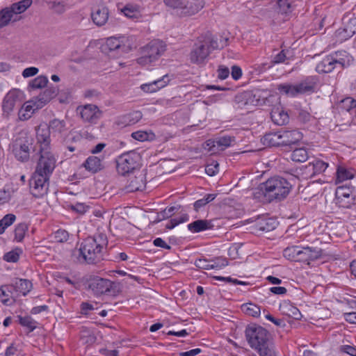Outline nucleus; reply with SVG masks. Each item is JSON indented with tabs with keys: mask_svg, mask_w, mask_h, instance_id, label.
I'll return each mask as SVG.
<instances>
[{
	"mask_svg": "<svg viewBox=\"0 0 356 356\" xmlns=\"http://www.w3.org/2000/svg\"><path fill=\"white\" fill-rule=\"evenodd\" d=\"M106 245L107 240L103 234L88 237L79 248L72 251V256L80 264H95L103 259V251Z\"/></svg>",
	"mask_w": 356,
	"mask_h": 356,
	"instance_id": "f257e3e1",
	"label": "nucleus"
},
{
	"mask_svg": "<svg viewBox=\"0 0 356 356\" xmlns=\"http://www.w3.org/2000/svg\"><path fill=\"white\" fill-rule=\"evenodd\" d=\"M245 335L250 346L259 356H276L270 334L266 328L257 324H251L246 327Z\"/></svg>",
	"mask_w": 356,
	"mask_h": 356,
	"instance_id": "f03ea898",
	"label": "nucleus"
},
{
	"mask_svg": "<svg viewBox=\"0 0 356 356\" xmlns=\"http://www.w3.org/2000/svg\"><path fill=\"white\" fill-rule=\"evenodd\" d=\"M291 189V184L285 178L279 176L268 179L259 187V193L268 202L282 200L286 197Z\"/></svg>",
	"mask_w": 356,
	"mask_h": 356,
	"instance_id": "7ed1b4c3",
	"label": "nucleus"
},
{
	"mask_svg": "<svg viewBox=\"0 0 356 356\" xmlns=\"http://www.w3.org/2000/svg\"><path fill=\"white\" fill-rule=\"evenodd\" d=\"M318 76H309L296 84L289 83L280 84L277 89L282 94L294 97L299 95L314 92L318 86Z\"/></svg>",
	"mask_w": 356,
	"mask_h": 356,
	"instance_id": "20e7f679",
	"label": "nucleus"
},
{
	"mask_svg": "<svg viewBox=\"0 0 356 356\" xmlns=\"http://www.w3.org/2000/svg\"><path fill=\"white\" fill-rule=\"evenodd\" d=\"M166 50L165 44L160 40H154L141 49L142 56L137 63L143 66L147 65L156 60Z\"/></svg>",
	"mask_w": 356,
	"mask_h": 356,
	"instance_id": "39448f33",
	"label": "nucleus"
},
{
	"mask_svg": "<svg viewBox=\"0 0 356 356\" xmlns=\"http://www.w3.org/2000/svg\"><path fill=\"white\" fill-rule=\"evenodd\" d=\"M141 156L136 151L125 152L116 159V168L119 174L126 175L138 169L140 165Z\"/></svg>",
	"mask_w": 356,
	"mask_h": 356,
	"instance_id": "423d86ee",
	"label": "nucleus"
},
{
	"mask_svg": "<svg viewBox=\"0 0 356 356\" xmlns=\"http://www.w3.org/2000/svg\"><path fill=\"white\" fill-rule=\"evenodd\" d=\"M40 159L35 171L45 177H50L56 168V160L50 149H40Z\"/></svg>",
	"mask_w": 356,
	"mask_h": 356,
	"instance_id": "0eeeda50",
	"label": "nucleus"
},
{
	"mask_svg": "<svg viewBox=\"0 0 356 356\" xmlns=\"http://www.w3.org/2000/svg\"><path fill=\"white\" fill-rule=\"evenodd\" d=\"M49 177L34 172L30 181L31 193L37 198L42 197L47 193Z\"/></svg>",
	"mask_w": 356,
	"mask_h": 356,
	"instance_id": "6e6552de",
	"label": "nucleus"
},
{
	"mask_svg": "<svg viewBox=\"0 0 356 356\" xmlns=\"http://www.w3.org/2000/svg\"><path fill=\"white\" fill-rule=\"evenodd\" d=\"M356 33V17L351 13H346L342 18V27L338 29L335 35L340 41H344Z\"/></svg>",
	"mask_w": 356,
	"mask_h": 356,
	"instance_id": "1a4fd4ad",
	"label": "nucleus"
},
{
	"mask_svg": "<svg viewBox=\"0 0 356 356\" xmlns=\"http://www.w3.org/2000/svg\"><path fill=\"white\" fill-rule=\"evenodd\" d=\"M22 92L19 90H11L4 97L2 102V110L9 115L15 107L20 106L22 103Z\"/></svg>",
	"mask_w": 356,
	"mask_h": 356,
	"instance_id": "9d476101",
	"label": "nucleus"
},
{
	"mask_svg": "<svg viewBox=\"0 0 356 356\" xmlns=\"http://www.w3.org/2000/svg\"><path fill=\"white\" fill-rule=\"evenodd\" d=\"M125 38L111 37L107 38L105 44L103 46V51L111 56L112 53L116 52L120 56L129 50V47L124 44Z\"/></svg>",
	"mask_w": 356,
	"mask_h": 356,
	"instance_id": "9b49d317",
	"label": "nucleus"
},
{
	"mask_svg": "<svg viewBox=\"0 0 356 356\" xmlns=\"http://www.w3.org/2000/svg\"><path fill=\"white\" fill-rule=\"evenodd\" d=\"M210 54L211 50L207 42L195 43L190 53V60L192 63L202 65Z\"/></svg>",
	"mask_w": 356,
	"mask_h": 356,
	"instance_id": "f8f14e48",
	"label": "nucleus"
},
{
	"mask_svg": "<svg viewBox=\"0 0 356 356\" xmlns=\"http://www.w3.org/2000/svg\"><path fill=\"white\" fill-rule=\"evenodd\" d=\"M113 283L109 280L99 277H94L88 281V288L95 296H99L110 292Z\"/></svg>",
	"mask_w": 356,
	"mask_h": 356,
	"instance_id": "ddd939ff",
	"label": "nucleus"
},
{
	"mask_svg": "<svg viewBox=\"0 0 356 356\" xmlns=\"http://www.w3.org/2000/svg\"><path fill=\"white\" fill-rule=\"evenodd\" d=\"M82 120L90 124H96L102 117V111L94 104H86L77 108Z\"/></svg>",
	"mask_w": 356,
	"mask_h": 356,
	"instance_id": "4468645a",
	"label": "nucleus"
},
{
	"mask_svg": "<svg viewBox=\"0 0 356 356\" xmlns=\"http://www.w3.org/2000/svg\"><path fill=\"white\" fill-rule=\"evenodd\" d=\"M12 152L18 161H27L30 156L29 143L28 141L16 140L12 145Z\"/></svg>",
	"mask_w": 356,
	"mask_h": 356,
	"instance_id": "2eb2a0df",
	"label": "nucleus"
},
{
	"mask_svg": "<svg viewBox=\"0 0 356 356\" xmlns=\"http://www.w3.org/2000/svg\"><path fill=\"white\" fill-rule=\"evenodd\" d=\"M322 252V250L318 248H312L309 246L300 247L298 261L309 264L310 261L321 258Z\"/></svg>",
	"mask_w": 356,
	"mask_h": 356,
	"instance_id": "dca6fc26",
	"label": "nucleus"
},
{
	"mask_svg": "<svg viewBox=\"0 0 356 356\" xmlns=\"http://www.w3.org/2000/svg\"><path fill=\"white\" fill-rule=\"evenodd\" d=\"M204 6V0H184L179 14L182 16H191L197 13Z\"/></svg>",
	"mask_w": 356,
	"mask_h": 356,
	"instance_id": "f3484780",
	"label": "nucleus"
},
{
	"mask_svg": "<svg viewBox=\"0 0 356 356\" xmlns=\"http://www.w3.org/2000/svg\"><path fill=\"white\" fill-rule=\"evenodd\" d=\"M109 17V10L105 6H99L91 13V18L95 24L97 26H102L106 24Z\"/></svg>",
	"mask_w": 356,
	"mask_h": 356,
	"instance_id": "a211bd4d",
	"label": "nucleus"
},
{
	"mask_svg": "<svg viewBox=\"0 0 356 356\" xmlns=\"http://www.w3.org/2000/svg\"><path fill=\"white\" fill-rule=\"evenodd\" d=\"M50 133L48 126L40 124L36 129V138L40 149H50Z\"/></svg>",
	"mask_w": 356,
	"mask_h": 356,
	"instance_id": "6ab92c4d",
	"label": "nucleus"
},
{
	"mask_svg": "<svg viewBox=\"0 0 356 356\" xmlns=\"http://www.w3.org/2000/svg\"><path fill=\"white\" fill-rule=\"evenodd\" d=\"M170 78L168 74L163 76L161 79L152 82L144 83L140 86V89L145 92H155L165 87L170 82Z\"/></svg>",
	"mask_w": 356,
	"mask_h": 356,
	"instance_id": "aec40b11",
	"label": "nucleus"
},
{
	"mask_svg": "<svg viewBox=\"0 0 356 356\" xmlns=\"http://www.w3.org/2000/svg\"><path fill=\"white\" fill-rule=\"evenodd\" d=\"M302 138V133L296 129L281 131L282 146H290L291 145H294L299 142Z\"/></svg>",
	"mask_w": 356,
	"mask_h": 356,
	"instance_id": "412c9836",
	"label": "nucleus"
},
{
	"mask_svg": "<svg viewBox=\"0 0 356 356\" xmlns=\"http://www.w3.org/2000/svg\"><path fill=\"white\" fill-rule=\"evenodd\" d=\"M145 175L143 172H140L137 175L131 178L128 184L125 186V190L127 193L143 191L145 188Z\"/></svg>",
	"mask_w": 356,
	"mask_h": 356,
	"instance_id": "4be33fe9",
	"label": "nucleus"
},
{
	"mask_svg": "<svg viewBox=\"0 0 356 356\" xmlns=\"http://www.w3.org/2000/svg\"><path fill=\"white\" fill-rule=\"evenodd\" d=\"M277 222L276 220L267 217H261L257 219L254 225L255 232H270L276 228Z\"/></svg>",
	"mask_w": 356,
	"mask_h": 356,
	"instance_id": "5701e85b",
	"label": "nucleus"
},
{
	"mask_svg": "<svg viewBox=\"0 0 356 356\" xmlns=\"http://www.w3.org/2000/svg\"><path fill=\"white\" fill-rule=\"evenodd\" d=\"M10 285L16 293L24 296H26L33 288V284L30 280L22 278H15Z\"/></svg>",
	"mask_w": 356,
	"mask_h": 356,
	"instance_id": "b1692460",
	"label": "nucleus"
},
{
	"mask_svg": "<svg viewBox=\"0 0 356 356\" xmlns=\"http://www.w3.org/2000/svg\"><path fill=\"white\" fill-rule=\"evenodd\" d=\"M58 93V89L55 86H49L36 97V108L43 107Z\"/></svg>",
	"mask_w": 356,
	"mask_h": 356,
	"instance_id": "393cba45",
	"label": "nucleus"
},
{
	"mask_svg": "<svg viewBox=\"0 0 356 356\" xmlns=\"http://www.w3.org/2000/svg\"><path fill=\"white\" fill-rule=\"evenodd\" d=\"M337 66L334 62V58L331 55L327 56L323 58L316 66V70L318 73H330Z\"/></svg>",
	"mask_w": 356,
	"mask_h": 356,
	"instance_id": "a878e982",
	"label": "nucleus"
},
{
	"mask_svg": "<svg viewBox=\"0 0 356 356\" xmlns=\"http://www.w3.org/2000/svg\"><path fill=\"white\" fill-rule=\"evenodd\" d=\"M188 229L192 233H198L200 232L211 229L213 225L211 221L207 220H197L187 225Z\"/></svg>",
	"mask_w": 356,
	"mask_h": 356,
	"instance_id": "bb28decb",
	"label": "nucleus"
},
{
	"mask_svg": "<svg viewBox=\"0 0 356 356\" xmlns=\"http://www.w3.org/2000/svg\"><path fill=\"white\" fill-rule=\"evenodd\" d=\"M280 310L283 314L296 320L300 319L302 317V314L299 309L288 301H283L280 304Z\"/></svg>",
	"mask_w": 356,
	"mask_h": 356,
	"instance_id": "cd10ccee",
	"label": "nucleus"
},
{
	"mask_svg": "<svg viewBox=\"0 0 356 356\" xmlns=\"http://www.w3.org/2000/svg\"><path fill=\"white\" fill-rule=\"evenodd\" d=\"M337 67L342 69L348 66L352 60V57L346 51H336L332 54Z\"/></svg>",
	"mask_w": 356,
	"mask_h": 356,
	"instance_id": "c85d7f7f",
	"label": "nucleus"
},
{
	"mask_svg": "<svg viewBox=\"0 0 356 356\" xmlns=\"http://www.w3.org/2000/svg\"><path fill=\"white\" fill-rule=\"evenodd\" d=\"M36 108V99L35 101H29L26 102L19 111V118L21 120H26L31 117Z\"/></svg>",
	"mask_w": 356,
	"mask_h": 356,
	"instance_id": "c756f323",
	"label": "nucleus"
},
{
	"mask_svg": "<svg viewBox=\"0 0 356 356\" xmlns=\"http://www.w3.org/2000/svg\"><path fill=\"white\" fill-rule=\"evenodd\" d=\"M272 121L277 125L282 126L289 122V117L286 112L282 108H273L270 113Z\"/></svg>",
	"mask_w": 356,
	"mask_h": 356,
	"instance_id": "7c9ffc66",
	"label": "nucleus"
},
{
	"mask_svg": "<svg viewBox=\"0 0 356 356\" xmlns=\"http://www.w3.org/2000/svg\"><path fill=\"white\" fill-rule=\"evenodd\" d=\"M261 142L268 146H282L281 131L266 134Z\"/></svg>",
	"mask_w": 356,
	"mask_h": 356,
	"instance_id": "2f4dec72",
	"label": "nucleus"
},
{
	"mask_svg": "<svg viewBox=\"0 0 356 356\" xmlns=\"http://www.w3.org/2000/svg\"><path fill=\"white\" fill-rule=\"evenodd\" d=\"M83 166L92 173H96L102 169V161L95 156H89L83 163Z\"/></svg>",
	"mask_w": 356,
	"mask_h": 356,
	"instance_id": "473e14b6",
	"label": "nucleus"
},
{
	"mask_svg": "<svg viewBox=\"0 0 356 356\" xmlns=\"http://www.w3.org/2000/svg\"><path fill=\"white\" fill-rule=\"evenodd\" d=\"M328 166V164L323 161L317 160L313 163H309L305 168L308 172H311V177L324 172Z\"/></svg>",
	"mask_w": 356,
	"mask_h": 356,
	"instance_id": "72a5a7b5",
	"label": "nucleus"
},
{
	"mask_svg": "<svg viewBox=\"0 0 356 356\" xmlns=\"http://www.w3.org/2000/svg\"><path fill=\"white\" fill-rule=\"evenodd\" d=\"M337 181L342 182L351 179L355 176V172L353 169H347L343 166H339L337 170Z\"/></svg>",
	"mask_w": 356,
	"mask_h": 356,
	"instance_id": "f704fd0d",
	"label": "nucleus"
},
{
	"mask_svg": "<svg viewBox=\"0 0 356 356\" xmlns=\"http://www.w3.org/2000/svg\"><path fill=\"white\" fill-rule=\"evenodd\" d=\"M12 289L10 285H4L0 288V301L6 305H10L14 301L12 298Z\"/></svg>",
	"mask_w": 356,
	"mask_h": 356,
	"instance_id": "c9c22d12",
	"label": "nucleus"
},
{
	"mask_svg": "<svg viewBox=\"0 0 356 356\" xmlns=\"http://www.w3.org/2000/svg\"><path fill=\"white\" fill-rule=\"evenodd\" d=\"M32 4V0H21L13 3L10 8L13 14H21L28 9Z\"/></svg>",
	"mask_w": 356,
	"mask_h": 356,
	"instance_id": "e433bc0d",
	"label": "nucleus"
},
{
	"mask_svg": "<svg viewBox=\"0 0 356 356\" xmlns=\"http://www.w3.org/2000/svg\"><path fill=\"white\" fill-rule=\"evenodd\" d=\"M309 156L307 151L305 148H296L294 149L291 154V159L295 162L302 163L307 160Z\"/></svg>",
	"mask_w": 356,
	"mask_h": 356,
	"instance_id": "4c0bfd02",
	"label": "nucleus"
},
{
	"mask_svg": "<svg viewBox=\"0 0 356 356\" xmlns=\"http://www.w3.org/2000/svg\"><path fill=\"white\" fill-rule=\"evenodd\" d=\"M242 311L247 315L258 317L260 315V307L253 303H245L241 306Z\"/></svg>",
	"mask_w": 356,
	"mask_h": 356,
	"instance_id": "58836bf2",
	"label": "nucleus"
},
{
	"mask_svg": "<svg viewBox=\"0 0 356 356\" xmlns=\"http://www.w3.org/2000/svg\"><path fill=\"white\" fill-rule=\"evenodd\" d=\"M300 246L287 247L283 251V255L289 260L298 261Z\"/></svg>",
	"mask_w": 356,
	"mask_h": 356,
	"instance_id": "ea45409f",
	"label": "nucleus"
},
{
	"mask_svg": "<svg viewBox=\"0 0 356 356\" xmlns=\"http://www.w3.org/2000/svg\"><path fill=\"white\" fill-rule=\"evenodd\" d=\"M48 127L52 133L60 134L65 130V122L64 120L54 119L49 122Z\"/></svg>",
	"mask_w": 356,
	"mask_h": 356,
	"instance_id": "a19ab883",
	"label": "nucleus"
},
{
	"mask_svg": "<svg viewBox=\"0 0 356 356\" xmlns=\"http://www.w3.org/2000/svg\"><path fill=\"white\" fill-rule=\"evenodd\" d=\"M16 216L14 214L8 213L0 220V234L5 232L7 227L10 226L15 220Z\"/></svg>",
	"mask_w": 356,
	"mask_h": 356,
	"instance_id": "79ce46f5",
	"label": "nucleus"
},
{
	"mask_svg": "<svg viewBox=\"0 0 356 356\" xmlns=\"http://www.w3.org/2000/svg\"><path fill=\"white\" fill-rule=\"evenodd\" d=\"M28 228L29 227L26 223L23 222L18 224L14 230L15 240L17 242H21L24 239Z\"/></svg>",
	"mask_w": 356,
	"mask_h": 356,
	"instance_id": "37998d69",
	"label": "nucleus"
},
{
	"mask_svg": "<svg viewBox=\"0 0 356 356\" xmlns=\"http://www.w3.org/2000/svg\"><path fill=\"white\" fill-rule=\"evenodd\" d=\"M13 14L8 8L0 10V29L6 26L10 22Z\"/></svg>",
	"mask_w": 356,
	"mask_h": 356,
	"instance_id": "c03bdc74",
	"label": "nucleus"
},
{
	"mask_svg": "<svg viewBox=\"0 0 356 356\" xmlns=\"http://www.w3.org/2000/svg\"><path fill=\"white\" fill-rule=\"evenodd\" d=\"M188 218L189 217L186 213L182 214L179 217L171 218L165 225V228L168 229H172L180 223L188 221Z\"/></svg>",
	"mask_w": 356,
	"mask_h": 356,
	"instance_id": "a18cd8bd",
	"label": "nucleus"
},
{
	"mask_svg": "<svg viewBox=\"0 0 356 356\" xmlns=\"http://www.w3.org/2000/svg\"><path fill=\"white\" fill-rule=\"evenodd\" d=\"M19 321L22 326L28 327L29 332L33 331L37 327V322L31 316H19Z\"/></svg>",
	"mask_w": 356,
	"mask_h": 356,
	"instance_id": "49530a36",
	"label": "nucleus"
},
{
	"mask_svg": "<svg viewBox=\"0 0 356 356\" xmlns=\"http://www.w3.org/2000/svg\"><path fill=\"white\" fill-rule=\"evenodd\" d=\"M122 12L124 15L129 18H136L139 15L138 9L136 6L128 4L126 5L122 9Z\"/></svg>",
	"mask_w": 356,
	"mask_h": 356,
	"instance_id": "de8ad7c7",
	"label": "nucleus"
},
{
	"mask_svg": "<svg viewBox=\"0 0 356 356\" xmlns=\"http://www.w3.org/2000/svg\"><path fill=\"white\" fill-rule=\"evenodd\" d=\"M353 188L347 186H341L337 188L336 195L338 198H348L353 195Z\"/></svg>",
	"mask_w": 356,
	"mask_h": 356,
	"instance_id": "09e8293b",
	"label": "nucleus"
},
{
	"mask_svg": "<svg viewBox=\"0 0 356 356\" xmlns=\"http://www.w3.org/2000/svg\"><path fill=\"white\" fill-rule=\"evenodd\" d=\"M48 79L44 76H38L30 83V86L33 89L42 88L47 86Z\"/></svg>",
	"mask_w": 356,
	"mask_h": 356,
	"instance_id": "8fccbe9b",
	"label": "nucleus"
},
{
	"mask_svg": "<svg viewBox=\"0 0 356 356\" xmlns=\"http://www.w3.org/2000/svg\"><path fill=\"white\" fill-rule=\"evenodd\" d=\"M184 0H163L164 4L169 8L175 10L178 14L180 12Z\"/></svg>",
	"mask_w": 356,
	"mask_h": 356,
	"instance_id": "3c124183",
	"label": "nucleus"
},
{
	"mask_svg": "<svg viewBox=\"0 0 356 356\" xmlns=\"http://www.w3.org/2000/svg\"><path fill=\"white\" fill-rule=\"evenodd\" d=\"M54 239L58 243L66 242L69 238V233L63 229H59L53 234Z\"/></svg>",
	"mask_w": 356,
	"mask_h": 356,
	"instance_id": "603ef678",
	"label": "nucleus"
},
{
	"mask_svg": "<svg viewBox=\"0 0 356 356\" xmlns=\"http://www.w3.org/2000/svg\"><path fill=\"white\" fill-rule=\"evenodd\" d=\"M70 209L79 213V214H84L89 209L90 206L85 204V203H81V202H76L74 204H71L69 206Z\"/></svg>",
	"mask_w": 356,
	"mask_h": 356,
	"instance_id": "864d4df0",
	"label": "nucleus"
},
{
	"mask_svg": "<svg viewBox=\"0 0 356 356\" xmlns=\"http://www.w3.org/2000/svg\"><path fill=\"white\" fill-rule=\"evenodd\" d=\"M293 0H277V3L280 9V12L286 14L291 11Z\"/></svg>",
	"mask_w": 356,
	"mask_h": 356,
	"instance_id": "5fc2aeb1",
	"label": "nucleus"
},
{
	"mask_svg": "<svg viewBox=\"0 0 356 356\" xmlns=\"http://www.w3.org/2000/svg\"><path fill=\"white\" fill-rule=\"evenodd\" d=\"M233 141L234 138L230 136H222L218 138L216 141H214V143L218 147H221L222 149H224L229 147Z\"/></svg>",
	"mask_w": 356,
	"mask_h": 356,
	"instance_id": "6e6d98bb",
	"label": "nucleus"
},
{
	"mask_svg": "<svg viewBox=\"0 0 356 356\" xmlns=\"http://www.w3.org/2000/svg\"><path fill=\"white\" fill-rule=\"evenodd\" d=\"M179 208L180 206H172L167 207L159 213V216H161L163 219L171 218L176 212L178 211Z\"/></svg>",
	"mask_w": 356,
	"mask_h": 356,
	"instance_id": "4d7b16f0",
	"label": "nucleus"
},
{
	"mask_svg": "<svg viewBox=\"0 0 356 356\" xmlns=\"http://www.w3.org/2000/svg\"><path fill=\"white\" fill-rule=\"evenodd\" d=\"M19 259V252L18 250H11L6 253L3 259L8 262H17Z\"/></svg>",
	"mask_w": 356,
	"mask_h": 356,
	"instance_id": "13d9d810",
	"label": "nucleus"
},
{
	"mask_svg": "<svg viewBox=\"0 0 356 356\" xmlns=\"http://www.w3.org/2000/svg\"><path fill=\"white\" fill-rule=\"evenodd\" d=\"M219 164L217 161H213L206 165L205 172L209 176H213L218 172Z\"/></svg>",
	"mask_w": 356,
	"mask_h": 356,
	"instance_id": "bf43d9fd",
	"label": "nucleus"
},
{
	"mask_svg": "<svg viewBox=\"0 0 356 356\" xmlns=\"http://www.w3.org/2000/svg\"><path fill=\"white\" fill-rule=\"evenodd\" d=\"M228 265V261L226 258L218 257L212 261L211 269H222Z\"/></svg>",
	"mask_w": 356,
	"mask_h": 356,
	"instance_id": "052dcab7",
	"label": "nucleus"
},
{
	"mask_svg": "<svg viewBox=\"0 0 356 356\" xmlns=\"http://www.w3.org/2000/svg\"><path fill=\"white\" fill-rule=\"evenodd\" d=\"M49 5L57 13H63L65 11V5L63 2L50 1Z\"/></svg>",
	"mask_w": 356,
	"mask_h": 356,
	"instance_id": "680f3d73",
	"label": "nucleus"
},
{
	"mask_svg": "<svg viewBox=\"0 0 356 356\" xmlns=\"http://www.w3.org/2000/svg\"><path fill=\"white\" fill-rule=\"evenodd\" d=\"M211 263L204 259H199L195 260V265L198 268L210 270L212 266H211Z\"/></svg>",
	"mask_w": 356,
	"mask_h": 356,
	"instance_id": "e2e57ef3",
	"label": "nucleus"
},
{
	"mask_svg": "<svg viewBox=\"0 0 356 356\" xmlns=\"http://www.w3.org/2000/svg\"><path fill=\"white\" fill-rule=\"evenodd\" d=\"M312 117V115L305 110L300 109L298 112V118L300 122L303 123L309 122Z\"/></svg>",
	"mask_w": 356,
	"mask_h": 356,
	"instance_id": "0e129e2a",
	"label": "nucleus"
},
{
	"mask_svg": "<svg viewBox=\"0 0 356 356\" xmlns=\"http://www.w3.org/2000/svg\"><path fill=\"white\" fill-rule=\"evenodd\" d=\"M217 72H218V78L221 80H224V79H227L229 75V68L225 66H223V65L219 66V67L217 70Z\"/></svg>",
	"mask_w": 356,
	"mask_h": 356,
	"instance_id": "69168bd1",
	"label": "nucleus"
},
{
	"mask_svg": "<svg viewBox=\"0 0 356 356\" xmlns=\"http://www.w3.org/2000/svg\"><path fill=\"white\" fill-rule=\"evenodd\" d=\"M286 58V56L285 54V51L282 50L280 52H279L277 54H276L273 57V58L271 61V63H272V65L282 63L285 61Z\"/></svg>",
	"mask_w": 356,
	"mask_h": 356,
	"instance_id": "338daca9",
	"label": "nucleus"
},
{
	"mask_svg": "<svg viewBox=\"0 0 356 356\" xmlns=\"http://www.w3.org/2000/svg\"><path fill=\"white\" fill-rule=\"evenodd\" d=\"M341 352L346 353L350 356H356V348L349 345H343L339 348Z\"/></svg>",
	"mask_w": 356,
	"mask_h": 356,
	"instance_id": "774afa93",
	"label": "nucleus"
}]
</instances>
